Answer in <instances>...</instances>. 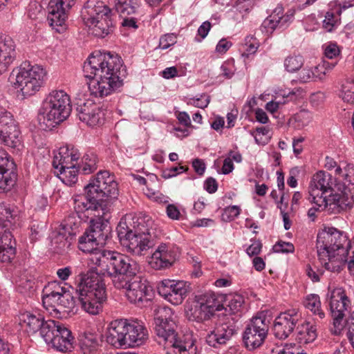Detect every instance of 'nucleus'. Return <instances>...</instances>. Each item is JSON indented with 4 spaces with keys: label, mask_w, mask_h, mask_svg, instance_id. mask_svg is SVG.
I'll use <instances>...</instances> for the list:
<instances>
[{
    "label": "nucleus",
    "mask_w": 354,
    "mask_h": 354,
    "mask_svg": "<svg viewBox=\"0 0 354 354\" xmlns=\"http://www.w3.org/2000/svg\"><path fill=\"white\" fill-rule=\"evenodd\" d=\"M92 261L99 270L112 279L117 289L126 290V295L131 303L143 307L153 298L151 287L142 282L137 276L138 265L129 256L105 252L93 256Z\"/></svg>",
    "instance_id": "f257e3e1"
},
{
    "label": "nucleus",
    "mask_w": 354,
    "mask_h": 354,
    "mask_svg": "<svg viewBox=\"0 0 354 354\" xmlns=\"http://www.w3.org/2000/svg\"><path fill=\"white\" fill-rule=\"evenodd\" d=\"M83 73L91 94L104 97L118 91L123 85L126 68L120 57L114 53L95 51L83 65Z\"/></svg>",
    "instance_id": "f03ea898"
},
{
    "label": "nucleus",
    "mask_w": 354,
    "mask_h": 354,
    "mask_svg": "<svg viewBox=\"0 0 354 354\" xmlns=\"http://www.w3.org/2000/svg\"><path fill=\"white\" fill-rule=\"evenodd\" d=\"M84 194L74 197V209L80 219L86 222L95 214L107 210L109 201L116 199L119 194L118 183L108 171L97 172L96 177L84 187Z\"/></svg>",
    "instance_id": "7ed1b4c3"
},
{
    "label": "nucleus",
    "mask_w": 354,
    "mask_h": 354,
    "mask_svg": "<svg viewBox=\"0 0 354 354\" xmlns=\"http://www.w3.org/2000/svg\"><path fill=\"white\" fill-rule=\"evenodd\" d=\"M353 240L348 241L346 234L335 227H328L319 232L316 248L320 263L332 272H339L341 261L351 259Z\"/></svg>",
    "instance_id": "20e7f679"
},
{
    "label": "nucleus",
    "mask_w": 354,
    "mask_h": 354,
    "mask_svg": "<svg viewBox=\"0 0 354 354\" xmlns=\"http://www.w3.org/2000/svg\"><path fill=\"white\" fill-rule=\"evenodd\" d=\"M100 268L91 266L86 274L81 273L75 279V291L82 308L91 315H98L102 311L106 301V286L99 270Z\"/></svg>",
    "instance_id": "39448f33"
},
{
    "label": "nucleus",
    "mask_w": 354,
    "mask_h": 354,
    "mask_svg": "<svg viewBox=\"0 0 354 354\" xmlns=\"http://www.w3.org/2000/svg\"><path fill=\"white\" fill-rule=\"evenodd\" d=\"M170 308H165L154 319L156 341L163 344L167 354H196L197 348L191 335L180 336Z\"/></svg>",
    "instance_id": "423d86ee"
},
{
    "label": "nucleus",
    "mask_w": 354,
    "mask_h": 354,
    "mask_svg": "<svg viewBox=\"0 0 354 354\" xmlns=\"http://www.w3.org/2000/svg\"><path fill=\"white\" fill-rule=\"evenodd\" d=\"M106 342L115 348L139 346L148 339V331L143 322L134 319L112 321L105 333Z\"/></svg>",
    "instance_id": "0eeeda50"
},
{
    "label": "nucleus",
    "mask_w": 354,
    "mask_h": 354,
    "mask_svg": "<svg viewBox=\"0 0 354 354\" xmlns=\"http://www.w3.org/2000/svg\"><path fill=\"white\" fill-rule=\"evenodd\" d=\"M109 210L102 209V212L95 214V216L90 218L89 226L79 238L78 248L85 253H90L89 263L92 266L95 264L92 261L93 256L105 252L118 253L115 251L100 250L97 245H105L106 241L111 238V227L109 223Z\"/></svg>",
    "instance_id": "6e6552de"
},
{
    "label": "nucleus",
    "mask_w": 354,
    "mask_h": 354,
    "mask_svg": "<svg viewBox=\"0 0 354 354\" xmlns=\"http://www.w3.org/2000/svg\"><path fill=\"white\" fill-rule=\"evenodd\" d=\"M334 183L332 176L324 171H319L313 175L308 187L309 198L312 203L319 207H329L331 214H338L346 208L339 207L343 202L342 192H335L333 187Z\"/></svg>",
    "instance_id": "1a4fd4ad"
},
{
    "label": "nucleus",
    "mask_w": 354,
    "mask_h": 354,
    "mask_svg": "<svg viewBox=\"0 0 354 354\" xmlns=\"http://www.w3.org/2000/svg\"><path fill=\"white\" fill-rule=\"evenodd\" d=\"M71 112V100L64 91H53L42 102L38 115L39 127L44 131H51L68 118Z\"/></svg>",
    "instance_id": "9d476101"
},
{
    "label": "nucleus",
    "mask_w": 354,
    "mask_h": 354,
    "mask_svg": "<svg viewBox=\"0 0 354 354\" xmlns=\"http://www.w3.org/2000/svg\"><path fill=\"white\" fill-rule=\"evenodd\" d=\"M133 228L126 222L120 221L117 227V233L120 244L126 250L136 256L145 255L155 242L149 229L146 227L144 218L133 221Z\"/></svg>",
    "instance_id": "9b49d317"
},
{
    "label": "nucleus",
    "mask_w": 354,
    "mask_h": 354,
    "mask_svg": "<svg viewBox=\"0 0 354 354\" xmlns=\"http://www.w3.org/2000/svg\"><path fill=\"white\" fill-rule=\"evenodd\" d=\"M81 17L90 33L96 37L104 38L115 29L111 10L102 1L88 0L82 8Z\"/></svg>",
    "instance_id": "f8f14e48"
},
{
    "label": "nucleus",
    "mask_w": 354,
    "mask_h": 354,
    "mask_svg": "<svg viewBox=\"0 0 354 354\" xmlns=\"http://www.w3.org/2000/svg\"><path fill=\"white\" fill-rule=\"evenodd\" d=\"M46 71L40 66H32L29 62H24L13 69L9 80L19 88L24 97L31 96L39 91L44 85Z\"/></svg>",
    "instance_id": "ddd939ff"
},
{
    "label": "nucleus",
    "mask_w": 354,
    "mask_h": 354,
    "mask_svg": "<svg viewBox=\"0 0 354 354\" xmlns=\"http://www.w3.org/2000/svg\"><path fill=\"white\" fill-rule=\"evenodd\" d=\"M42 303L47 310L60 314L66 308L70 309L74 306L75 301L68 288L62 286L58 281L49 282L43 290Z\"/></svg>",
    "instance_id": "4468645a"
},
{
    "label": "nucleus",
    "mask_w": 354,
    "mask_h": 354,
    "mask_svg": "<svg viewBox=\"0 0 354 354\" xmlns=\"http://www.w3.org/2000/svg\"><path fill=\"white\" fill-rule=\"evenodd\" d=\"M270 319L264 312L252 317L244 329L243 342L251 351L260 347L265 342L269 331Z\"/></svg>",
    "instance_id": "2eb2a0df"
},
{
    "label": "nucleus",
    "mask_w": 354,
    "mask_h": 354,
    "mask_svg": "<svg viewBox=\"0 0 354 354\" xmlns=\"http://www.w3.org/2000/svg\"><path fill=\"white\" fill-rule=\"evenodd\" d=\"M43 333V339L47 345L58 351H70L73 348L75 339L71 331L59 322H49L44 327Z\"/></svg>",
    "instance_id": "dca6fc26"
},
{
    "label": "nucleus",
    "mask_w": 354,
    "mask_h": 354,
    "mask_svg": "<svg viewBox=\"0 0 354 354\" xmlns=\"http://www.w3.org/2000/svg\"><path fill=\"white\" fill-rule=\"evenodd\" d=\"M0 142L17 151L22 146L18 123L10 112L3 109H0Z\"/></svg>",
    "instance_id": "f3484780"
},
{
    "label": "nucleus",
    "mask_w": 354,
    "mask_h": 354,
    "mask_svg": "<svg viewBox=\"0 0 354 354\" xmlns=\"http://www.w3.org/2000/svg\"><path fill=\"white\" fill-rule=\"evenodd\" d=\"M238 329L237 317H225L207 335L206 342L212 347L219 348L226 344L236 333Z\"/></svg>",
    "instance_id": "a211bd4d"
},
{
    "label": "nucleus",
    "mask_w": 354,
    "mask_h": 354,
    "mask_svg": "<svg viewBox=\"0 0 354 354\" xmlns=\"http://www.w3.org/2000/svg\"><path fill=\"white\" fill-rule=\"evenodd\" d=\"M350 304L349 299L342 289L337 288L332 291L329 306L335 333L340 332L345 326V312L347 311Z\"/></svg>",
    "instance_id": "6ab92c4d"
},
{
    "label": "nucleus",
    "mask_w": 354,
    "mask_h": 354,
    "mask_svg": "<svg viewBox=\"0 0 354 354\" xmlns=\"http://www.w3.org/2000/svg\"><path fill=\"white\" fill-rule=\"evenodd\" d=\"M301 318V314L295 309L281 313L274 320L272 328L273 335L277 339H286L293 333Z\"/></svg>",
    "instance_id": "aec40b11"
},
{
    "label": "nucleus",
    "mask_w": 354,
    "mask_h": 354,
    "mask_svg": "<svg viewBox=\"0 0 354 354\" xmlns=\"http://www.w3.org/2000/svg\"><path fill=\"white\" fill-rule=\"evenodd\" d=\"M189 285L184 281L164 279L157 286L160 296L174 305L180 304L189 292Z\"/></svg>",
    "instance_id": "412c9836"
},
{
    "label": "nucleus",
    "mask_w": 354,
    "mask_h": 354,
    "mask_svg": "<svg viewBox=\"0 0 354 354\" xmlns=\"http://www.w3.org/2000/svg\"><path fill=\"white\" fill-rule=\"evenodd\" d=\"M17 179L16 164L6 151L0 149V193L10 191Z\"/></svg>",
    "instance_id": "4be33fe9"
},
{
    "label": "nucleus",
    "mask_w": 354,
    "mask_h": 354,
    "mask_svg": "<svg viewBox=\"0 0 354 354\" xmlns=\"http://www.w3.org/2000/svg\"><path fill=\"white\" fill-rule=\"evenodd\" d=\"M77 115L80 120L91 127L103 124L104 110L91 100H80L76 104Z\"/></svg>",
    "instance_id": "5701e85b"
},
{
    "label": "nucleus",
    "mask_w": 354,
    "mask_h": 354,
    "mask_svg": "<svg viewBox=\"0 0 354 354\" xmlns=\"http://www.w3.org/2000/svg\"><path fill=\"white\" fill-rule=\"evenodd\" d=\"M74 4V0H50L47 7L49 25L59 32L57 28L65 24L68 12Z\"/></svg>",
    "instance_id": "b1692460"
},
{
    "label": "nucleus",
    "mask_w": 354,
    "mask_h": 354,
    "mask_svg": "<svg viewBox=\"0 0 354 354\" xmlns=\"http://www.w3.org/2000/svg\"><path fill=\"white\" fill-rule=\"evenodd\" d=\"M178 248L172 245L161 243L153 252L149 264L155 270L170 268L178 257Z\"/></svg>",
    "instance_id": "393cba45"
},
{
    "label": "nucleus",
    "mask_w": 354,
    "mask_h": 354,
    "mask_svg": "<svg viewBox=\"0 0 354 354\" xmlns=\"http://www.w3.org/2000/svg\"><path fill=\"white\" fill-rule=\"evenodd\" d=\"M295 12L288 11L283 15V8L278 5L273 12L262 23L261 30L266 33H272L276 29H284L292 21Z\"/></svg>",
    "instance_id": "a878e982"
},
{
    "label": "nucleus",
    "mask_w": 354,
    "mask_h": 354,
    "mask_svg": "<svg viewBox=\"0 0 354 354\" xmlns=\"http://www.w3.org/2000/svg\"><path fill=\"white\" fill-rule=\"evenodd\" d=\"M344 178L343 185H337V189L342 192L343 200L342 208H351L354 203V165L348 164L344 169L342 174Z\"/></svg>",
    "instance_id": "bb28decb"
},
{
    "label": "nucleus",
    "mask_w": 354,
    "mask_h": 354,
    "mask_svg": "<svg viewBox=\"0 0 354 354\" xmlns=\"http://www.w3.org/2000/svg\"><path fill=\"white\" fill-rule=\"evenodd\" d=\"M75 232L67 223L58 231L53 232L51 235L50 245L54 252L62 254L65 253L72 244Z\"/></svg>",
    "instance_id": "cd10ccee"
},
{
    "label": "nucleus",
    "mask_w": 354,
    "mask_h": 354,
    "mask_svg": "<svg viewBox=\"0 0 354 354\" xmlns=\"http://www.w3.org/2000/svg\"><path fill=\"white\" fill-rule=\"evenodd\" d=\"M19 321L28 333L35 334L39 332L40 336L44 338L43 330L44 327L47 324L48 325L49 322H53L54 320L45 321L44 317L39 313L33 314L30 312H25L19 316Z\"/></svg>",
    "instance_id": "c85d7f7f"
},
{
    "label": "nucleus",
    "mask_w": 354,
    "mask_h": 354,
    "mask_svg": "<svg viewBox=\"0 0 354 354\" xmlns=\"http://www.w3.org/2000/svg\"><path fill=\"white\" fill-rule=\"evenodd\" d=\"M104 337L100 331H86L80 335V348L84 354H95L102 347Z\"/></svg>",
    "instance_id": "c756f323"
},
{
    "label": "nucleus",
    "mask_w": 354,
    "mask_h": 354,
    "mask_svg": "<svg viewBox=\"0 0 354 354\" xmlns=\"http://www.w3.org/2000/svg\"><path fill=\"white\" fill-rule=\"evenodd\" d=\"M16 57L15 45L10 37L0 39V75L7 71Z\"/></svg>",
    "instance_id": "7c9ffc66"
},
{
    "label": "nucleus",
    "mask_w": 354,
    "mask_h": 354,
    "mask_svg": "<svg viewBox=\"0 0 354 354\" xmlns=\"http://www.w3.org/2000/svg\"><path fill=\"white\" fill-rule=\"evenodd\" d=\"M13 236L9 230L0 232V262L10 263L15 257L16 248L12 245Z\"/></svg>",
    "instance_id": "2f4dec72"
},
{
    "label": "nucleus",
    "mask_w": 354,
    "mask_h": 354,
    "mask_svg": "<svg viewBox=\"0 0 354 354\" xmlns=\"http://www.w3.org/2000/svg\"><path fill=\"white\" fill-rule=\"evenodd\" d=\"M222 299V296H218L212 291L205 292L196 296V302L207 310H209V312L213 315L216 311H220L224 308L221 303Z\"/></svg>",
    "instance_id": "473e14b6"
},
{
    "label": "nucleus",
    "mask_w": 354,
    "mask_h": 354,
    "mask_svg": "<svg viewBox=\"0 0 354 354\" xmlns=\"http://www.w3.org/2000/svg\"><path fill=\"white\" fill-rule=\"evenodd\" d=\"M295 328V339L301 344L313 342L317 338L316 326L309 322H298Z\"/></svg>",
    "instance_id": "72a5a7b5"
},
{
    "label": "nucleus",
    "mask_w": 354,
    "mask_h": 354,
    "mask_svg": "<svg viewBox=\"0 0 354 354\" xmlns=\"http://www.w3.org/2000/svg\"><path fill=\"white\" fill-rule=\"evenodd\" d=\"M354 6V0H343L339 3V8L335 12L328 11L323 21V28L328 32H331L339 24V16L342 10Z\"/></svg>",
    "instance_id": "f704fd0d"
},
{
    "label": "nucleus",
    "mask_w": 354,
    "mask_h": 354,
    "mask_svg": "<svg viewBox=\"0 0 354 354\" xmlns=\"http://www.w3.org/2000/svg\"><path fill=\"white\" fill-rule=\"evenodd\" d=\"M59 153L62 156V162L60 170L75 167L76 164L73 162H77L81 155L79 150L73 145H66V147L60 148Z\"/></svg>",
    "instance_id": "c9c22d12"
},
{
    "label": "nucleus",
    "mask_w": 354,
    "mask_h": 354,
    "mask_svg": "<svg viewBox=\"0 0 354 354\" xmlns=\"http://www.w3.org/2000/svg\"><path fill=\"white\" fill-rule=\"evenodd\" d=\"M98 159L93 153H86L77 165L78 171L86 175L93 173L97 168Z\"/></svg>",
    "instance_id": "e433bc0d"
},
{
    "label": "nucleus",
    "mask_w": 354,
    "mask_h": 354,
    "mask_svg": "<svg viewBox=\"0 0 354 354\" xmlns=\"http://www.w3.org/2000/svg\"><path fill=\"white\" fill-rule=\"evenodd\" d=\"M139 7L138 0H115V10L121 15L136 14Z\"/></svg>",
    "instance_id": "4c0bfd02"
},
{
    "label": "nucleus",
    "mask_w": 354,
    "mask_h": 354,
    "mask_svg": "<svg viewBox=\"0 0 354 354\" xmlns=\"http://www.w3.org/2000/svg\"><path fill=\"white\" fill-rule=\"evenodd\" d=\"M304 306L314 315L317 316L319 319L325 317V313L321 308L320 298L318 295L311 294L308 295L304 301Z\"/></svg>",
    "instance_id": "58836bf2"
},
{
    "label": "nucleus",
    "mask_w": 354,
    "mask_h": 354,
    "mask_svg": "<svg viewBox=\"0 0 354 354\" xmlns=\"http://www.w3.org/2000/svg\"><path fill=\"white\" fill-rule=\"evenodd\" d=\"M212 315L213 314L209 312V310H207L197 302L187 313L189 319L197 322L208 321Z\"/></svg>",
    "instance_id": "ea45409f"
},
{
    "label": "nucleus",
    "mask_w": 354,
    "mask_h": 354,
    "mask_svg": "<svg viewBox=\"0 0 354 354\" xmlns=\"http://www.w3.org/2000/svg\"><path fill=\"white\" fill-rule=\"evenodd\" d=\"M243 304V299L239 295L232 297L228 300V304L225 308L226 312L229 313L230 315L227 317H236L237 321L241 316V309Z\"/></svg>",
    "instance_id": "a19ab883"
},
{
    "label": "nucleus",
    "mask_w": 354,
    "mask_h": 354,
    "mask_svg": "<svg viewBox=\"0 0 354 354\" xmlns=\"http://www.w3.org/2000/svg\"><path fill=\"white\" fill-rule=\"evenodd\" d=\"M304 65V59L301 55H290L283 62L285 70L289 73H295L299 71Z\"/></svg>",
    "instance_id": "79ce46f5"
},
{
    "label": "nucleus",
    "mask_w": 354,
    "mask_h": 354,
    "mask_svg": "<svg viewBox=\"0 0 354 354\" xmlns=\"http://www.w3.org/2000/svg\"><path fill=\"white\" fill-rule=\"evenodd\" d=\"M78 172L80 171H78V168H76V167L60 170L59 178L64 183L71 186L76 183L77 181Z\"/></svg>",
    "instance_id": "37998d69"
},
{
    "label": "nucleus",
    "mask_w": 354,
    "mask_h": 354,
    "mask_svg": "<svg viewBox=\"0 0 354 354\" xmlns=\"http://www.w3.org/2000/svg\"><path fill=\"white\" fill-rule=\"evenodd\" d=\"M321 268L314 264H308L306 266V274L313 282H319L320 281V277L324 274V270H323V267L324 268V263H321Z\"/></svg>",
    "instance_id": "c03bdc74"
},
{
    "label": "nucleus",
    "mask_w": 354,
    "mask_h": 354,
    "mask_svg": "<svg viewBox=\"0 0 354 354\" xmlns=\"http://www.w3.org/2000/svg\"><path fill=\"white\" fill-rule=\"evenodd\" d=\"M341 97L344 102L354 104V80L342 85Z\"/></svg>",
    "instance_id": "a18cd8bd"
},
{
    "label": "nucleus",
    "mask_w": 354,
    "mask_h": 354,
    "mask_svg": "<svg viewBox=\"0 0 354 354\" xmlns=\"http://www.w3.org/2000/svg\"><path fill=\"white\" fill-rule=\"evenodd\" d=\"M35 283L32 279H19L17 281V290L22 294H28L34 291Z\"/></svg>",
    "instance_id": "49530a36"
},
{
    "label": "nucleus",
    "mask_w": 354,
    "mask_h": 354,
    "mask_svg": "<svg viewBox=\"0 0 354 354\" xmlns=\"http://www.w3.org/2000/svg\"><path fill=\"white\" fill-rule=\"evenodd\" d=\"M324 55L329 59H335L340 55V48L336 43L330 42L324 46Z\"/></svg>",
    "instance_id": "de8ad7c7"
},
{
    "label": "nucleus",
    "mask_w": 354,
    "mask_h": 354,
    "mask_svg": "<svg viewBox=\"0 0 354 354\" xmlns=\"http://www.w3.org/2000/svg\"><path fill=\"white\" fill-rule=\"evenodd\" d=\"M272 249L277 253H292L295 251L292 243L283 241H277Z\"/></svg>",
    "instance_id": "09e8293b"
},
{
    "label": "nucleus",
    "mask_w": 354,
    "mask_h": 354,
    "mask_svg": "<svg viewBox=\"0 0 354 354\" xmlns=\"http://www.w3.org/2000/svg\"><path fill=\"white\" fill-rule=\"evenodd\" d=\"M245 53L247 55L254 54L258 47H259V42L257 39L253 37V36H247L245 38Z\"/></svg>",
    "instance_id": "8fccbe9b"
},
{
    "label": "nucleus",
    "mask_w": 354,
    "mask_h": 354,
    "mask_svg": "<svg viewBox=\"0 0 354 354\" xmlns=\"http://www.w3.org/2000/svg\"><path fill=\"white\" fill-rule=\"evenodd\" d=\"M176 41V35L174 33H168L160 37L159 41V47L162 49H167L175 44Z\"/></svg>",
    "instance_id": "3c124183"
},
{
    "label": "nucleus",
    "mask_w": 354,
    "mask_h": 354,
    "mask_svg": "<svg viewBox=\"0 0 354 354\" xmlns=\"http://www.w3.org/2000/svg\"><path fill=\"white\" fill-rule=\"evenodd\" d=\"M15 216L14 211L10 207L0 204V225H3L4 226L3 223L5 221L10 222V218H13Z\"/></svg>",
    "instance_id": "603ef678"
},
{
    "label": "nucleus",
    "mask_w": 354,
    "mask_h": 354,
    "mask_svg": "<svg viewBox=\"0 0 354 354\" xmlns=\"http://www.w3.org/2000/svg\"><path fill=\"white\" fill-rule=\"evenodd\" d=\"M241 209L237 205L227 207L224 209L223 217L228 221H232L240 214Z\"/></svg>",
    "instance_id": "864d4df0"
},
{
    "label": "nucleus",
    "mask_w": 354,
    "mask_h": 354,
    "mask_svg": "<svg viewBox=\"0 0 354 354\" xmlns=\"http://www.w3.org/2000/svg\"><path fill=\"white\" fill-rule=\"evenodd\" d=\"M295 121L301 123V126H306L311 121V113L307 110H301L295 116Z\"/></svg>",
    "instance_id": "5fc2aeb1"
},
{
    "label": "nucleus",
    "mask_w": 354,
    "mask_h": 354,
    "mask_svg": "<svg viewBox=\"0 0 354 354\" xmlns=\"http://www.w3.org/2000/svg\"><path fill=\"white\" fill-rule=\"evenodd\" d=\"M209 103V97H206L205 95H202L199 98H190L189 100V102H187L188 104H191L200 109L206 108L208 106Z\"/></svg>",
    "instance_id": "6e6d98bb"
},
{
    "label": "nucleus",
    "mask_w": 354,
    "mask_h": 354,
    "mask_svg": "<svg viewBox=\"0 0 354 354\" xmlns=\"http://www.w3.org/2000/svg\"><path fill=\"white\" fill-rule=\"evenodd\" d=\"M315 77H317V76L310 68H304L299 73V80L302 83L310 82Z\"/></svg>",
    "instance_id": "4d7b16f0"
},
{
    "label": "nucleus",
    "mask_w": 354,
    "mask_h": 354,
    "mask_svg": "<svg viewBox=\"0 0 354 354\" xmlns=\"http://www.w3.org/2000/svg\"><path fill=\"white\" fill-rule=\"evenodd\" d=\"M204 189L209 194L215 193L218 189V183L215 178H207L204 183Z\"/></svg>",
    "instance_id": "13d9d810"
},
{
    "label": "nucleus",
    "mask_w": 354,
    "mask_h": 354,
    "mask_svg": "<svg viewBox=\"0 0 354 354\" xmlns=\"http://www.w3.org/2000/svg\"><path fill=\"white\" fill-rule=\"evenodd\" d=\"M331 62L328 61H324L322 65H319L318 66L315 67V71H320L321 69H324V71L322 73V76L319 75V79L322 80L323 78V76L325 75L326 71H329L333 69L337 64V62L333 61L331 59Z\"/></svg>",
    "instance_id": "bf43d9fd"
},
{
    "label": "nucleus",
    "mask_w": 354,
    "mask_h": 354,
    "mask_svg": "<svg viewBox=\"0 0 354 354\" xmlns=\"http://www.w3.org/2000/svg\"><path fill=\"white\" fill-rule=\"evenodd\" d=\"M192 167L195 172L199 176H203L205 173L206 167L202 159L196 158L192 162Z\"/></svg>",
    "instance_id": "052dcab7"
},
{
    "label": "nucleus",
    "mask_w": 354,
    "mask_h": 354,
    "mask_svg": "<svg viewBox=\"0 0 354 354\" xmlns=\"http://www.w3.org/2000/svg\"><path fill=\"white\" fill-rule=\"evenodd\" d=\"M262 248L261 241H256L253 242L246 250L247 254L252 257L257 255L260 253Z\"/></svg>",
    "instance_id": "680f3d73"
},
{
    "label": "nucleus",
    "mask_w": 354,
    "mask_h": 354,
    "mask_svg": "<svg viewBox=\"0 0 354 354\" xmlns=\"http://www.w3.org/2000/svg\"><path fill=\"white\" fill-rule=\"evenodd\" d=\"M232 46V43L231 41L225 39H221L216 46V50L219 53L223 54L225 53Z\"/></svg>",
    "instance_id": "e2e57ef3"
},
{
    "label": "nucleus",
    "mask_w": 354,
    "mask_h": 354,
    "mask_svg": "<svg viewBox=\"0 0 354 354\" xmlns=\"http://www.w3.org/2000/svg\"><path fill=\"white\" fill-rule=\"evenodd\" d=\"M166 212H167V216L170 218L174 219V220L179 219L180 213L179 212V209H178V207L176 205H174L173 204L168 205L167 207Z\"/></svg>",
    "instance_id": "0e129e2a"
},
{
    "label": "nucleus",
    "mask_w": 354,
    "mask_h": 354,
    "mask_svg": "<svg viewBox=\"0 0 354 354\" xmlns=\"http://www.w3.org/2000/svg\"><path fill=\"white\" fill-rule=\"evenodd\" d=\"M211 26V23L208 21H205L198 28V35L201 36L202 39L205 38L210 30Z\"/></svg>",
    "instance_id": "69168bd1"
},
{
    "label": "nucleus",
    "mask_w": 354,
    "mask_h": 354,
    "mask_svg": "<svg viewBox=\"0 0 354 354\" xmlns=\"http://www.w3.org/2000/svg\"><path fill=\"white\" fill-rule=\"evenodd\" d=\"M251 0H237L236 1V9L239 12H248L252 8Z\"/></svg>",
    "instance_id": "338daca9"
},
{
    "label": "nucleus",
    "mask_w": 354,
    "mask_h": 354,
    "mask_svg": "<svg viewBox=\"0 0 354 354\" xmlns=\"http://www.w3.org/2000/svg\"><path fill=\"white\" fill-rule=\"evenodd\" d=\"M72 274L71 268L69 266L62 268L57 270V274L58 277L62 280L66 281Z\"/></svg>",
    "instance_id": "774afa93"
}]
</instances>
